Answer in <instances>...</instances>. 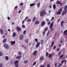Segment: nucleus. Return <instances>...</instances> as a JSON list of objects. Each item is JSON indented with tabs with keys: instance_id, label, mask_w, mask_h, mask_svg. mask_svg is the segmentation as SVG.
Wrapping results in <instances>:
<instances>
[{
	"instance_id": "obj_37",
	"label": "nucleus",
	"mask_w": 67,
	"mask_h": 67,
	"mask_svg": "<svg viewBox=\"0 0 67 67\" xmlns=\"http://www.w3.org/2000/svg\"><path fill=\"white\" fill-rule=\"evenodd\" d=\"M14 63V61L13 60H12L11 61V63L10 64H12L13 63Z\"/></svg>"
},
{
	"instance_id": "obj_13",
	"label": "nucleus",
	"mask_w": 67,
	"mask_h": 67,
	"mask_svg": "<svg viewBox=\"0 0 67 67\" xmlns=\"http://www.w3.org/2000/svg\"><path fill=\"white\" fill-rule=\"evenodd\" d=\"M40 44V42H38L36 45V48H38L39 47Z\"/></svg>"
},
{
	"instance_id": "obj_14",
	"label": "nucleus",
	"mask_w": 67,
	"mask_h": 67,
	"mask_svg": "<svg viewBox=\"0 0 67 67\" xmlns=\"http://www.w3.org/2000/svg\"><path fill=\"white\" fill-rule=\"evenodd\" d=\"M53 23H52L50 25V29H52V27H53Z\"/></svg>"
},
{
	"instance_id": "obj_60",
	"label": "nucleus",
	"mask_w": 67,
	"mask_h": 67,
	"mask_svg": "<svg viewBox=\"0 0 67 67\" xmlns=\"http://www.w3.org/2000/svg\"><path fill=\"white\" fill-rule=\"evenodd\" d=\"M64 62H65V64H66V60H65V61H64Z\"/></svg>"
},
{
	"instance_id": "obj_64",
	"label": "nucleus",
	"mask_w": 67,
	"mask_h": 67,
	"mask_svg": "<svg viewBox=\"0 0 67 67\" xmlns=\"http://www.w3.org/2000/svg\"><path fill=\"white\" fill-rule=\"evenodd\" d=\"M12 25H13L14 24V23H12Z\"/></svg>"
},
{
	"instance_id": "obj_32",
	"label": "nucleus",
	"mask_w": 67,
	"mask_h": 67,
	"mask_svg": "<svg viewBox=\"0 0 67 67\" xmlns=\"http://www.w3.org/2000/svg\"><path fill=\"white\" fill-rule=\"evenodd\" d=\"M52 56V55L51 54H49V58H50Z\"/></svg>"
},
{
	"instance_id": "obj_3",
	"label": "nucleus",
	"mask_w": 67,
	"mask_h": 67,
	"mask_svg": "<svg viewBox=\"0 0 67 67\" xmlns=\"http://www.w3.org/2000/svg\"><path fill=\"white\" fill-rule=\"evenodd\" d=\"M19 61L16 60L14 62V64H15V66L16 67H18L19 65Z\"/></svg>"
},
{
	"instance_id": "obj_12",
	"label": "nucleus",
	"mask_w": 67,
	"mask_h": 67,
	"mask_svg": "<svg viewBox=\"0 0 67 67\" xmlns=\"http://www.w3.org/2000/svg\"><path fill=\"white\" fill-rule=\"evenodd\" d=\"M3 30L1 29H0V33L1 35H2L3 34Z\"/></svg>"
},
{
	"instance_id": "obj_46",
	"label": "nucleus",
	"mask_w": 67,
	"mask_h": 67,
	"mask_svg": "<svg viewBox=\"0 0 67 67\" xmlns=\"http://www.w3.org/2000/svg\"><path fill=\"white\" fill-rule=\"evenodd\" d=\"M51 23L50 22H49L47 24L48 25H50V24Z\"/></svg>"
},
{
	"instance_id": "obj_57",
	"label": "nucleus",
	"mask_w": 67,
	"mask_h": 67,
	"mask_svg": "<svg viewBox=\"0 0 67 67\" xmlns=\"http://www.w3.org/2000/svg\"><path fill=\"white\" fill-rule=\"evenodd\" d=\"M27 19L28 18V17H27V16L26 17V18H25V20H26V19H27Z\"/></svg>"
},
{
	"instance_id": "obj_2",
	"label": "nucleus",
	"mask_w": 67,
	"mask_h": 67,
	"mask_svg": "<svg viewBox=\"0 0 67 67\" xmlns=\"http://www.w3.org/2000/svg\"><path fill=\"white\" fill-rule=\"evenodd\" d=\"M46 13L45 10H43V11H41L40 13V15L41 16H43L44 14L46 15Z\"/></svg>"
},
{
	"instance_id": "obj_50",
	"label": "nucleus",
	"mask_w": 67,
	"mask_h": 67,
	"mask_svg": "<svg viewBox=\"0 0 67 67\" xmlns=\"http://www.w3.org/2000/svg\"><path fill=\"white\" fill-rule=\"evenodd\" d=\"M40 67H44V66L43 65H41L40 66Z\"/></svg>"
},
{
	"instance_id": "obj_56",
	"label": "nucleus",
	"mask_w": 67,
	"mask_h": 67,
	"mask_svg": "<svg viewBox=\"0 0 67 67\" xmlns=\"http://www.w3.org/2000/svg\"><path fill=\"white\" fill-rule=\"evenodd\" d=\"M60 20V19H58V22H59Z\"/></svg>"
},
{
	"instance_id": "obj_34",
	"label": "nucleus",
	"mask_w": 67,
	"mask_h": 67,
	"mask_svg": "<svg viewBox=\"0 0 67 67\" xmlns=\"http://www.w3.org/2000/svg\"><path fill=\"white\" fill-rule=\"evenodd\" d=\"M48 27H47L45 28L44 29V31H46L48 30Z\"/></svg>"
},
{
	"instance_id": "obj_45",
	"label": "nucleus",
	"mask_w": 67,
	"mask_h": 67,
	"mask_svg": "<svg viewBox=\"0 0 67 67\" xmlns=\"http://www.w3.org/2000/svg\"><path fill=\"white\" fill-rule=\"evenodd\" d=\"M64 61H65V60H63V61H62L61 63L62 64L63 63H64Z\"/></svg>"
},
{
	"instance_id": "obj_62",
	"label": "nucleus",
	"mask_w": 67,
	"mask_h": 67,
	"mask_svg": "<svg viewBox=\"0 0 67 67\" xmlns=\"http://www.w3.org/2000/svg\"><path fill=\"white\" fill-rule=\"evenodd\" d=\"M62 64H60V65H59L58 66L59 67L60 66H61V65H62Z\"/></svg>"
},
{
	"instance_id": "obj_19",
	"label": "nucleus",
	"mask_w": 67,
	"mask_h": 67,
	"mask_svg": "<svg viewBox=\"0 0 67 67\" xmlns=\"http://www.w3.org/2000/svg\"><path fill=\"white\" fill-rule=\"evenodd\" d=\"M44 41L43 40H42L41 41V44L42 45L43 44V43Z\"/></svg>"
},
{
	"instance_id": "obj_63",
	"label": "nucleus",
	"mask_w": 67,
	"mask_h": 67,
	"mask_svg": "<svg viewBox=\"0 0 67 67\" xmlns=\"http://www.w3.org/2000/svg\"><path fill=\"white\" fill-rule=\"evenodd\" d=\"M8 31H9V32H10V29H8Z\"/></svg>"
},
{
	"instance_id": "obj_55",
	"label": "nucleus",
	"mask_w": 67,
	"mask_h": 67,
	"mask_svg": "<svg viewBox=\"0 0 67 67\" xmlns=\"http://www.w3.org/2000/svg\"><path fill=\"white\" fill-rule=\"evenodd\" d=\"M2 65L1 64H0V67H2Z\"/></svg>"
},
{
	"instance_id": "obj_48",
	"label": "nucleus",
	"mask_w": 67,
	"mask_h": 67,
	"mask_svg": "<svg viewBox=\"0 0 67 67\" xmlns=\"http://www.w3.org/2000/svg\"><path fill=\"white\" fill-rule=\"evenodd\" d=\"M18 8V6H15L14 8V9H16L17 8Z\"/></svg>"
},
{
	"instance_id": "obj_43",
	"label": "nucleus",
	"mask_w": 67,
	"mask_h": 67,
	"mask_svg": "<svg viewBox=\"0 0 67 67\" xmlns=\"http://www.w3.org/2000/svg\"><path fill=\"white\" fill-rule=\"evenodd\" d=\"M53 30H54V29L53 28H52V29L51 28V31H53Z\"/></svg>"
},
{
	"instance_id": "obj_40",
	"label": "nucleus",
	"mask_w": 67,
	"mask_h": 67,
	"mask_svg": "<svg viewBox=\"0 0 67 67\" xmlns=\"http://www.w3.org/2000/svg\"><path fill=\"white\" fill-rule=\"evenodd\" d=\"M46 21H47V22H49V20L48 19H46Z\"/></svg>"
},
{
	"instance_id": "obj_61",
	"label": "nucleus",
	"mask_w": 67,
	"mask_h": 67,
	"mask_svg": "<svg viewBox=\"0 0 67 67\" xmlns=\"http://www.w3.org/2000/svg\"><path fill=\"white\" fill-rule=\"evenodd\" d=\"M21 10H19V13H20L21 12Z\"/></svg>"
},
{
	"instance_id": "obj_58",
	"label": "nucleus",
	"mask_w": 67,
	"mask_h": 67,
	"mask_svg": "<svg viewBox=\"0 0 67 67\" xmlns=\"http://www.w3.org/2000/svg\"><path fill=\"white\" fill-rule=\"evenodd\" d=\"M38 40V39H37V38H36L35 40V41H37Z\"/></svg>"
},
{
	"instance_id": "obj_24",
	"label": "nucleus",
	"mask_w": 67,
	"mask_h": 67,
	"mask_svg": "<svg viewBox=\"0 0 67 67\" xmlns=\"http://www.w3.org/2000/svg\"><path fill=\"white\" fill-rule=\"evenodd\" d=\"M40 3H38L37 4V8H39V7H40Z\"/></svg>"
},
{
	"instance_id": "obj_16",
	"label": "nucleus",
	"mask_w": 67,
	"mask_h": 67,
	"mask_svg": "<svg viewBox=\"0 0 67 67\" xmlns=\"http://www.w3.org/2000/svg\"><path fill=\"white\" fill-rule=\"evenodd\" d=\"M39 22L38 21H36L35 22V24L36 25L37 24H39Z\"/></svg>"
},
{
	"instance_id": "obj_26",
	"label": "nucleus",
	"mask_w": 67,
	"mask_h": 67,
	"mask_svg": "<svg viewBox=\"0 0 67 67\" xmlns=\"http://www.w3.org/2000/svg\"><path fill=\"white\" fill-rule=\"evenodd\" d=\"M35 5V4L33 3L31 4L30 5V6H32L34 5Z\"/></svg>"
},
{
	"instance_id": "obj_7",
	"label": "nucleus",
	"mask_w": 67,
	"mask_h": 67,
	"mask_svg": "<svg viewBox=\"0 0 67 67\" xmlns=\"http://www.w3.org/2000/svg\"><path fill=\"white\" fill-rule=\"evenodd\" d=\"M18 54H19L20 55L19 56H17L16 57V59H20L21 57V53H18Z\"/></svg>"
},
{
	"instance_id": "obj_23",
	"label": "nucleus",
	"mask_w": 67,
	"mask_h": 67,
	"mask_svg": "<svg viewBox=\"0 0 67 67\" xmlns=\"http://www.w3.org/2000/svg\"><path fill=\"white\" fill-rule=\"evenodd\" d=\"M6 39H4L3 41V43H5L6 42Z\"/></svg>"
},
{
	"instance_id": "obj_11",
	"label": "nucleus",
	"mask_w": 67,
	"mask_h": 67,
	"mask_svg": "<svg viewBox=\"0 0 67 67\" xmlns=\"http://www.w3.org/2000/svg\"><path fill=\"white\" fill-rule=\"evenodd\" d=\"M15 42V41H11V45H13L14 44Z\"/></svg>"
},
{
	"instance_id": "obj_52",
	"label": "nucleus",
	"mask_w": 67,
	"mask_h": 67,
	"mask_svg": "<svg viewBox=\"0 0 67 67\" xmlns=\"http://www.w3.org/2000/svg\"><path fill=\"white\" fill-rule=\"evenodd\" d=\"M23 5V3H21L20 4V5Z\"/></svg>"
},
{
	"instance_id": "obj_4",
	"label": "nucleus",
	"mask_w": 67,
	"mask_h": 67,
	"mask_svg": "<svg viewBox=\"0 0 67 67\" xmlns=\"http://www.w3.org/2000/svg\"><path fill=\"white\" fill-rule=\"evenodd\" d=\"M4 48L7 49H9V46L8 44H6L5 43L4 44Z\"/></svg>"
},
{
	"instance_id": "obj_10",
	"label": "nucleus",
	"mask_w": 67,
	"mask_h": 67,
	"mask_svg": "<svg viewBox=\"0 0 67 67\" xmlns=\"http://www.w3.org/2000/svg\"><path fill=\"white\" fill-rule=\"evenodd\" d=\"M23 36H24L23 35H20V40H22V39H23L24 38Z\"/></svg>"
},
{
	"instance_id": "obj_15",
	"label": "nucleus",
	"mask_w": 67,
	"mask_h": 67,
	"mask_svg": "<svg viewBox=\"0 0 67 67\" xmlns=\"http://www.w3.org/2000/svg\"><path fill=\"white\" fill-rule=\"evenodd\" d=\"M64 23V21H62L61 23V26H64V25H63V24Z\"/></svg>"
},
{
	"instance_id": "obj_6",
	"label": "nucleus",
	"mask_w": 67,
	"mask_h": 67,
	"mask_svg": "<svg viewBox=\"0 0 67 67\" xmlns=\"http://www.w3.org/2000/svg\"><path fill=\"white\" fill-rule=\"evenodd\" d=\"M16 29L18 32L19 33H20V31L21 30V29L20 28V27H16Z\"/></svg>"
},
{
	"instance_id": "obj_33",
	"label": "nucleus",
	"mask_w": 67,
	"mask_h": 67,
	"mask_svg": "<svg viewBox=\"0 0 67 67\" xmlns=\"http://www.w3.org/2000/svg\"><path fill=\"white\" fill-rule=\"evenodd\" d=\"M26 32V30H24L23 32V35H25Z\"/></svg>"
},
{
	"instance_id": "obj_31",
	"label": "nucleus",
	"mask_w": 67,
	"mask_h": 67,
	"mask_svg": "<svg viewBox=\"0 0 67 67\" xmlns=\"http://www.w3.org/2000/svg\"><path fill=\"white\" fill-rule=\"evenodd\" d=\"M61 53V51L59 52L58 54V55H60Z\"/></svg>"
},
{
	"instance_id": "obj_29",
	"label": "nucleus",
	"mask_w": 67,
	"mask_h": 67,
	"mask_svg": "<svg viewBox=\"0 0 67 67\" xmlns=\"http://www.w3.org/2000/svg\"><path fill=\"white\" fill-rule=\"evenodd\" d=\"M57 4H60V2L59 1H58L57 2Z\"/></svg>"
},
{
	"instance_id": "obj_21",
	"label": "nucleus",
	"mask_w": 67,
	"mask_h": 67,
	"mask_svg": "<svg viewBox=\"0 0 67 67\" xmlns=\"http://www.w3.org/2000/svg\"><path fill=\"white\" fill-rule=\"evenodd\" d=\"M31 21V20L30 19H28L27 20V22H30Z\"/></svg>"
},
{
	"instance_id": "obj_8",
	"label": "nucleus",
	"mask_w": 67,
	"mask_h": 67,
	"mask_svg": "<svg viewBox=\"0 0 67 67\" xmlns=\"http://www.w3.org/2000/svg\"><path fill=\"white\" fill-rule=\"evenodd\" d=\"M37 51L36 50L32 54L33 55H35V56L37 54Z\"/></svg>"
},
{
	"instance_id": "obj_44",
	"label": "nucleus",
	"mask_w": 67,
	"mask_h": 67,
	"mask_svg": "<svg viewBox=\"0 0 67 67\" xmlns=\"http://www.w3.org/2000/svg\"><path fill=\"white\" fill-rule=\"evenodd\" d=\"M25 42H26L27 43H28V41L27 40H25Z\"/></svg>"
},
{
	"instance_id": "obj_47",
	"label": "nucleus",
	"mask_w": 67,
	"mask_h": 67,
	"mask_svg": "<svg viewBox=\"0 0 67 67\" xmlns=\"http://www.w3.org/2000/svg\"><path fill=\"white\" fill-rule=\"evenodd\" d=\"M59 50H60L59 49V48H58L57 49V51H59Z\"/></svg>"
},
{
	"instance_id": "obj_25",
	"label": "nucleus",
	"mask_w": 67,
	"mask_h": 67,
	"mask_svg": "<svg viewBox=\"0 0 67 67\" xmlns=\"http://www.w3.org/2000/svg\"><path fill=\"white\" fill-rule=\"evenodd\" d=\"M36 17H35L34 18L33 20H32V21L33 22H34L35 21V20H36Z\"/></svg>"
},
{
	"instance_id": "obj_9",
	"label": "nucleus",
	"mask_w": 67,
	"mask_h": 67,
	"mask_svg": "<svg viewBox=\"0 0 67 67\" xmlns=\"http://www.w3.org/2000/svg\"><path fill=\"white\" fill-rule=\"evenodd\" d=\"M45 24V22H44V21H42L41 24V26H44Z\"/></svg>"
},
{
	"instance_id": "obj_54",
	"label": "nucleus",
	"mask_w": 67,
	"mask_h": 67,
	"mask_svg": "<svg viewBox=\"0 0 67 67\" xmlns=\"http://www.w3.org/2000/svg\"><path fill=\"white\" fill-rule=\"evenodd\" d=\"M47 67H50V66L49 64L47 65Z\"/></svg>"
},
{
	"instance_id": "obj_59",
	"label": "nucleus",
	"mask_w": 67,
	"mask_h": 67,
	"mask_svg": "<svg viewBox=\"0 0 67 67\" xmlns=\"http://www.w3.org/2000/svg\"><path fill=\"white\" fill-rule=\"evenodd\" d=\"M54 19V17H52V19L51 20V21H52V20H53Z\"/></svg>"
},
{
	"instance_id": "obj_22",
	"label": "nucleus",
	"mask_w": 67,
	"mask_h": 67,
	"mask_svg": "<svg viewBox=\"0 0 67 67\" xmlns=\"http://www.w3.org/2000/svg\"><path fill=\"white\" fill-rule=\"evenodd\" d=\"M5 59L6 60H8L9 59V58L8 57V56H5Z\"/></svg>"
},
{
	"instance_id": "obj_38",
	"label": "nucleus",
	"mask_w": 67,
	"mask_h": 67,
	"mask_svg": "<svg viewBox=\"0 0 67 67\" xmlns=\"http://www.w3.org/2000/svg\"><path fill=\"white\" fill-rule=\"evenodd\" d=\"M28 60H26V61H25L24 62V63L25 64L26 63H27L28 62Z\"/></svg>"
},
{
	"instance_id": "obj_51",
	"label": "nucleus",
	"mask_w": 67,
	"mask_h": 67,
	"mask_svg": "<svg viewBox=\"0 0 67 67\" xmlns=\"http://www.w3.org/2000/svg\"><path fill=\"white\" fill-rule=\"evenodd\" d=\"M63 4V3H61L60 4V6H62V5Z\"/></svg>"
},
{
	"instance_id": "obj_18",
	"label": "nucleus",
	"mask_w": 67,
	"mask_h": 67,
	"mask_svg": "<svg viewBox=\"0 0 67 67\" xmlns=\"http://www.w3.org/2000/svg\"><path fill=\"white\" fill-rule=\"evenodd\" d=\"M16 36V34L15 32H14L13 34V37H15Z\"/></svg>"
},
{
	"instance_id": "obj_53",
	"label": "nucleus",
	"mask_w": 67,
	"mask_h": 67,
	"mask_svg": "<svg viewBox=\"0 0 67 67\" xmlns=\"http://www.w3.org/2000/svg\"><path fill=\"white\" fill-rule=\"evenodd\" d=\"M7 19H8V20H10V18L9 17H8L7 18Z\"/></svg>"
},
{
	"instance_id": "obj_42",
	"label": "nucleus",
	"mask_w": 67,
	"mask_h": 67,
	"mask_svg": "<svg viewBox=\"0 0 67 67\" xmlns=\"http://www.w3.org/2000/svg\"><path fill=\"white\" fill-rule=\"evenodd\" d=\"M56 46H54V47H53V49H56Z\"/></svg>"
},
{
	"instance_id": "obj_5",
	"label": "nucleus",
	"mask_w": 67,
	"mask_h": 67,
	"mask_svg": "<svg viewBox=\"0 0 67 67\" xmlns=\"http://www.w3.org/2000/svg\"><path fill=\"white\" fill-rule=\"evenodd\" d=\"M63 9H60V10L57 12V15L60 14L61 13V12L62 11Z\"/></svg>"
},
{
	"instance_id": "obj_39",
	"label": "nucleus",
	"mask_w": 67,
	"mask_h": 67,
	"mask_svg": "<svg viewBox=\"0 0 67 67\" xmlns=\"http://www.w3.org/2000/svg\"><path fill=\"white\" fill-rule=\"evenodd\" d=\"M48 52L46 53V56L47 57L48 56Z\"/></svg>"
},
{
	"instance_id": "obj_49",
	"label": "nucleus",
	"mask_w": 67,
	"mask_h": 67,
	"mask_svg": "<svg viewBox=\"0 0 67 67\" xmlns=\"http://www.w3.org/2000/svg\"><path fill=\"white\" fill-rule=\"evenodd\" d=\"M57 65V63L56 62L55 63V67H56Z\"/></svg>"
},
{
	"instance_id": "obj_17",
	"label": "nucleus",
	"mask_w": 67,
	"mask_h": 67,
	"mask_svg": "<svg viewBox=\"0 0 67 67\" xmlns=\"http://www.w3.org/2000/svg\"><path fill=\"white\" fill-rule=\"evenodd\" d=\"M44 57H41L40 58V60H43Z\"/></svg>"
},
{
	"instance_id": "obj_35",
	"label": "nucleus",
	"mask_w": 67,
	"mask_h": 67,
	"mask_svg": "<svg viewBox=\"0 0 67 67\" xmlns=\"http://www.w3.org/2000/svg\"><path fill=\"white\" fill-rule=\"evenodd\" d=\"M64 54H63L60 56V58H62L64 56Z\"/></svg>"
},
{
	"instance_id": "obj_1",
	"label": "nucleus",
	"mask_w": 67,
	"mask_h": 67,
	"mask_svg": "<svg viewBox=\"0 0 67 67\" xmlns=\"http://www.w3.org/2000/svg\"><path fill=\"white\" fill-rule=\"evenodd\" d=\"M67 5H65L64 6V10L63 12L62 13V15H64L65 14H66L67 12Z\"/></svg>"
},
{
	"instance_id": "obj_41",
	"label": "nucleus",
	"mask_w": 67,
	"mask_h": 67,
	"mask_svg": "<svg viewBox=\"0 0 67 67\" xmlns=\"http://www.w3.org/2000/svg\"><path fill=\"white\" fill-rule=\"evenodd\" d=\"M22 27L23 28H25V26L24 25H22Z\"/></svg>"
},
{
	"instance_id": "obj_28",
	"label": "nucleus",
	"mask_w": 67,
	"mask_h": 67,
	"mask_svg": "<svg viewBox=\"0 0 67 67\" xmlns=\"http://www.w3.org/2000/svg\"><path fill=\"white\" fill-rule=\"evenodd\" d=\"M54 42H52V43L51 44V47H52L53 46V45L54 44Z\"/></svg>"
},
{
	"instance_id": "obj_20",
	"label": "nucleus",
	"mask_w": 67,
	"mask_h": 67,
	"mask_svg": "<svg viewBox=\"0 0 67 67\" xmlns=\"http://www.w3.org/2000/svg\"><path fill=\"white\" fill-rule=\"evenodd\" d=\"M53 9L54 10L55 9V8H56V5L55 4H54L53 5Z\"/></svg>"
},
{
	"instance_id": "obj_30",
	"label": "nucleus",
	"mask_w": 67,
	"mask_h": 67,
	"mask_svg": "<svg viewBox=\"0 0 67 67\" xmlns=\"http://www.w3.org/2000/svg\"><path fill=\"white\" fill-rule=\"evenodd\" d=\"M3 55V53L1 52H0V56H2Z\"/></svg>"
},
{
	"instance_id": "obj_27",
	"label": "nucleus",
	"mask_w": 67,
	"mask_h": 67,
	"mask_svg": "<svg viewBox=\"0 0 67 67\" xmlns=\"http://www.w3.org/2000/svg\"><path fill=\"white\" fill-rule=\"evenodd\" d=\"M67 31V30H65L64 31V33H63L64 35H65V34H66Z\"/></svg>"
},
{
	"instance_id": "obj_36",
	"label": "nucleus",
	"mask_w": 67,
	"mask_h": 67,
	"mask_svg": "<svg viewBox=\"0 0 67 67\" xmlns=\"http://www.w3.org/2000/svg\"><path fill=\"white\" fill-rule=\"evenodd\" d=\"M36 62H35L33 64V65H32V66H34L36 64Z\"/></svg>"
}]
</instances>
